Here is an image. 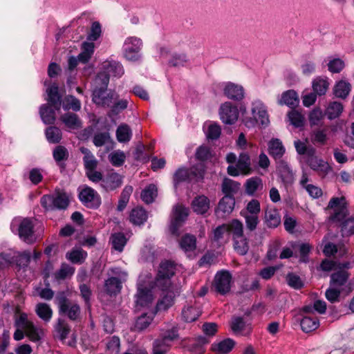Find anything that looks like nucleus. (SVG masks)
<instances>
[{"mask_svg": "<svg viewBox=\"0 0 354 354\" xmlns=\"http://www.w3.org/2000/svg\"><path fill=\"white\" fill-rule=\"evenodd\" d=\"M60 119L65 126L70 129H77L82 126L80 119L73 113H66L62 115Z\"/></svg>", "mask_w": 354, "mask_h": 354, "instance_id": "35", "label": "nucleus"}, {"mask_svg": "<svg viewBox=\"0 0 354 354\" xmlns=\"http://www.w3.org/2000/svg\"><path fill=\"white\" fill-rule=\"evenodd\" d=\"M80 151L84 154L83 162L85 170L88 171L93 169H96L97 166V160L91 152V151L86 147H81Z\"/></svg>", "mask_w": 354, "mask_h": 354, "instance_id": "38", "label": "nucleus"}, {"mask_svg": "<svg viewBox=\"0 0 354 354\" xmlns=\"http://www.w3.org/2000/svg\"><path fill=\"white\" fill-rule=\"evenodd\" d=\"M162 290L163 291L162 295L156 304V310L158 311L167 310L174 304L176 295L171 287Z\"/></svg>", "mask_w": 354, "mask_h": 354, "instance_id": "22", "label": "nucleus"}, {"mask_svg": "<svg viewBox=\"0 0 354 354\" xmlns=\"http://www.w3.org/2000/svg\"><path fill=\"white\" fill-rule=\"evenodd\" d=\"M328 82L327 80L317 78L313 82V88L314 93L319 95H324L328 88Z\"/></svg>", "mask_w": 354, "mask_h": 354, "instance_id": "57", "label": "nucleus"}, {"mask_svg": "<svg viewBox=\"0 0 354 354\" xmlns=\"http://www.w3.org/2000/svg\"><path fill=\"white\" fill-rule=\"evenodd\" d=\"M95 51V44L93 42L84 41L81 45V53L78 55L80 62L86 64L89 62Z\"/></svg>", "mask_w": 354, "mask_h": 354, "instance_id": "30", "label": "nucleus"}, {"mask_svg": "<svg viewBox=\"0 0 354 354\" xmlns=\"http://www.w3.org/2000/svg\"><path fill=\"white\" fill-rule=\"evenodd\" d=\"M15 326L25 328L26 335L34 342H39L44 335V329L36 326L28 319V315L25 313H21L15 317Z\"/></svg>", "mask_w": 354, "mask_h": 354, "instance_id": "6", "label": "nucleus"}, {"mask_svg": "<svg viewBox=\"0 0 354 354\" xmlns=\"http://www.w3.org/2000/svg\"><path fill=\"white\" fill-rule=\"evenodd\" d=\"M87 257V252L81 248L73 249L66 253V258L73 263H82Z\"/></svg>", "mask_w": 354, "mask_h": 354, "instance_id": "47", "label": "nucleus"}, {"mask_svg": "<svg viewBox=\"0 0 354 354\" xmlns=\"http://www.w3.org/2000/svg\"><path fill=\"white\" fill-rule=\"evenodd\" d=\"M147 212L142 207H136L133 209L129 215L130 221L136 225H140L145 223L147 219Z\"/></svg>", "mask_w": 354, "mask_h": 354, "instance_id": "33", "label": "nucleus"}, {"mask_svg": "<svg viewBox=\"0 0 354 354\" xmlns=\"http://www.w3.org/2000/svg\"><path fill=\"white\" fill-rule=\"evenodd\" d=\"M230 328L236 335H248L251 332V326L242 317L234 316L230 322Z\"/></svg>", "mask_w": 354, "mask_h": 354, "instance_id": "20", "label": "nucleus"}, {"mask_svg": "<svg viewBox=\"0 0 354 354\" xmlns=\"http://www.w3.org/2000/svg\"><path fill=\"white\" fill-rule=\"evenodd\" d=\"M223 91L225 97L234 101H241L245 95V91L241 85L230 82L223 84Z\"/></svg>", "mask_w": 354, "mask_h": 354, "instance_id": "19", "label": "nucleus"}, {"mask_svg": "<svg viewBox=\"0 0 354 354\" xmlns=\"http://www.w3.org/2000/svg\"><path fill=\"white\" fill-rule=\"evenodd\" d=\"M351 84L344 80L336 83L333 88L334 95L339 98L345 99L351 91Z\"/></svg>", "mask_w": 354, "mask_h": 354, "instance_id": "42", "label": "nucleus"}, {"mask_svg": "<svg viewBox=\"0 0 354 354\" xmlns=\"http://www.w3.org/2000/svg\"><path fill=\"white\" fill-rule=\"evenodd\" d=\"M107 86L104 84H96L92 94V100L96 105L109 107L113 104V101L118 98L117 94L107 90Z\"/></svg>", "mask_w": 354, "mask_h": 354, "instance_id": "11", "label": "nucleus"}, {"mask_svg": "<svg viewBox=\"0 0 354 354\" xmlns=\"http://www.w3.org/2000/svg\"><path fill=\"white\" fill-rule=\"evenodd\" d=\"M277 169L284 183L291 184L293 182V173L286 162L281 161L279 162Z\"/></svg>", "mask_w": 354, "mask_h": 354, "instance_id": "37", "label": "nucleus"}, {"mask_svg": "<svg viewBox=\"0 0 354 354\" xmlns=\"http://www.w3.org/2000/svg\"><path fill=\"white\" fill-rule=\"evenodd\" d=\"M234 204L235 200L233 196H225L221 199L217 211L224 214H229L234 209Z\"/></svg>", "mask_w": 354, "mask_h": 354, "instance_id": "40", "label": "nucleus"}, {"mask_svg": "<svg viewBox=\"0 0 354 354\" xmlns=\"http://www.w3.org/2000/svg\"><path fill=\"white\" fill-rule=\"evenodd\" d=\"M227 226V235L232 237V239H239L245 236L243 233V225L237 220L234 219L226 224Z\"/></svg>", "mask_w": 354, "mask_h": 354, "instance_id": "26", "label": "nucleus"}, {"mask_svg": "<svg viewBox=\"0 0 354 354\" xmlns=\"http://www.w3.org/2000/svg\"><path fill=\"white\" fill-rule=\"evenodd\" d=\"M201 309L196 306L187 305L182 310V317L187 322L196 321L201 315Z\"/></svg>", "mask_w": 354, "mask_h": 354, "instance_id": "32", "label": "nucleus"}, {"mask_svg": "<svg viewBox=\"0 0 354 354\" xmlns=\"http://www.w3.org/2000/svg\"><path fill=\"white\" fill-rule=\"evenodd\" d=\"M136 303L141 307H148L153 300V296L150 289L144 287L142 284L138 285V291L136 295Z\"/></svg>", "mask_w": 354, "mask_h": 354, "instance_id": "21", "label": "nucleus"}, {"mask_svg": "<svg viewBox=\"0 0 354 354\" xmlns=\"http://www.w3.org/2000/svg\"><path fill=\"white\" fill-rule=\"evenodd\" d=\"M15 257L14 263L19 268H26L28 267L31 258V253L30 251L26 250L22 252L15 251Z\"/></svg>", "mask_w": 354, "mask_h": 354, "instance_id": "45", "label": "nucleus"}, {"mask_svg": "<svg viewBox=\"0 0 354 354\" xmlns=\"http://www.w3.org/2000/svg\"><path fill=\"white\" fill-rule=\"evenodd\" d=\"M125 159L126 156L121 150H115L109 154V160L115 167H120L122 165Z\"/></svg>", "mask_w": 354, "mask_h": 354, "instance_id": "56", "label": "nucleus"}, {"mask_svg": "<svg viewBox=\"0 0 354 354\" xmlns=\"http://www.w3.org/2000/svg\"><path fill=\"white\" fill-rule=\"evenodd\" d=\"M288 120L295 127H301L304 124V116L297 111L292 110L288 114Z\"/></svg>", "mask_w": 354, "mask_h": 354, "instance_id": "61", "label": "nucleus"}, {"mask_svg": "<svg viewBox=\"0 0 354 354\" xmlns=\"http://www.w3.org/2000/svg\"><path fill=\"white\" fill-rule=\"evenodd\" d=\"M133 192V187L131 186H126L122 190L120 196V198L118 202V209L122 211L127 206L129 197Z\"/></svg>", "mask_w": 354, "mask_h": 354, "instance_id": "60", "label": "nucleus"}, {"mask_svg": "<svg viewBox=\"0 0 354 354\" xmlns=\"http://www.w3.org/2000/svg\"><path fill=\"white\" fill-rule=\"evenodd\" d=\"M327 209L330 211V220L333 222H341V232L343 236L354 234V217L346 218L348 211L344 197L332 198Z\"/></svg>", "mask_w": 354, "mask_h": 354, "instance_id": "1", "label": "nucleus"}, {"mask_svg": "<svg viewBox=\"0 0 354 354\" xmlns=\"http://www.w3.org/2000/svg\"><path fill=\"white\" fill-rule=\"evenodd\" d=\"M232 281V277L230 272L223 270L216 274L213 287L218 293L223 295L230 290Z\"/></svg>", "mask_w": 354, "mask_h": 354, "instance_id": "14", "label": "nucleus"}, {"mask_svg": "<svg viewBox=\"0 0 354 354\" xmlns=\"http://www.w3.org/2000/svg\"><path fill=\"white\" fill-rule=\"evenodd\" d=\"M350 266L349 263H344L337 264V262L325 259L322 261L320 267L324 271H330L336 270L337 268H348Z\"/></svg>", "mask_w": 354, "mask_h": 354, "instance_id": "59", "label": "nucleus"}, {"mask_svg": "<svg viewBox=\"0 0 354 354\" xmlns=\"http://www.w3.org/2000/svg\"><path fill=\"white\" fill-rule=\"evenodd\" d=\"M192 205L196 213L203 214L207 212L209 208V201L203 195L199 196L193 200Z\"/></svg>", "mask_w": 354, "mask_h": 354, "instance_id": "31", "label": "nucleus"}, {"mask_svg": "<svg viewBox=\"0 0 354 354\" xmlns=\"http://www.w3.org/2000/svg\"><path fill=\"white\" fill-rule=\"evenodd\" d=\"M264 219L267 227L270 228H275L281 223L279 212L275 208L266 209Z\"/></svg>", "mask_w": 354, "mask_h": 354, "instance_id": "25", "label": "nucleus"}, {"mask_svg": "<svg viewBox=\"0 0 354 354\" xmlns=\"http://www.w3.org/2000/svg\"><path fill=\"white\" fill-rule=\"evenodd\" d=\"M63 109L66 111L72 109L78 111L81 109L80 101L73 95H68L64 100Z\"/></svg>", "mask_w": 354, "mask_h": 354, "instance_id": "54", "label": "nucleus"}, {"mask_svg": "<svg viewBox=\"0 0 354 354\" xmlns=\"http://www.w3.org/2000/svg\"><path fill=\"white\" fill-rule=\"evenodd\" d=\"M219 116L223 123L232 124L239 118L238 109L230 102H224L219 108Z\"/></svg>", "mask_w": 354, "mask_h": 354, "instance_id": "16", "label": "nucleus"}, {"mask_svg": "<svg viewBox=\"0 0 354 354\" xmlns=\"http://www.w3.org/2000/svg\"><path fill=\"white\" fill-rule=\"evenodd\" d=\"M132 137V131L127 124H121L116 130V138L118 142L122 143L128 142Z\"/></svg>", "mask_w": 354, "mask_h": 354, "instance_id": "41", "label": "nucleus"}, {"mask_svg": "<svg viewBox=\"0 0 354 354\" xmlns=\"http://www.w3.org/2000/svg\"><path fill=\"white\" fill-rule=\"evenodd\" d=\"M178 330L176 327H172L171 329L164 331L161 334V338L156 339L160 341L163 344H169L171 342L178 338Z\"/></svg>", "mask_w": 354, "mask_h": 354, "instance_id": "58", "label": "nucleus"}, {"mask_svg": "<svg viewBox=\"0 0 354 354\" xmlns=\"http://www.w3.org/2000/svg\"><path fill=\"white\" fill-rule=\"evenodd\" d=\"M235 342L232 339L227 338L212 345V349L217 354H226L232 351Z\"/></svg>", "mask_w": 354, "mask_h": 354, "instance_id": "34", "label": "nucleus"}, {"mask_svg": "<svg viewBox=\"0 0 354 354\" xmlns=\"http://www.w3.org/2000/svg\"><path fill=\"white\" fill-rule=\"evenodd\" d=\"M174 273L175 266L172 262L166 261L161 263L155 281V286L161 290H167L168 288H171L170 278Z\"/></svg>", "mask_w": 354, "mask_h": 354, "instance_id": "12", "label": "nucleus"}, {"mask_svg": "<svg viewBox=\"0 0 354 354\" xmlns=\"http://www.w3.org/2000/svg\"><path fill=\"white\" fill-rule=\"evenodd\" d=\"M59 313L66 315L71 320H76L80 314V307L77 304L70 303Z\"/></svg>", "mask_w": 354, "mask_h": 354, "instance_id": "53", "label": "nucleus"}, {"mask_svg": "<svg viewBox=\"0 0 354 354\" xmlns=\"http://www.w3.org/2000/svg\"><path fill=\"white\" fill-rule=\"evenodd\" d=\"M75 272V268L66 263H63L60 269L55 273L56 280H62L71 277Z\"/></svg>", "mask_w": 354, "mask_h": 354, "instance_id": "55", "label": "nucleus"}, {"mask_svg": "<svg viewBox=\"0 0 354 354\" xmlns=\"http://www.w3.org/2000/svg\"><path fill=\"white\" fill-rule=\"evenodd\" d=\"M33 228V223L28 218H15L10 224L12 232L17 234L22 241L29 244L35 240Z\"/></svg>", "mask_w": 354, "mask_h": 354, "instance_id": "4", "label": "nucleus"}, {"mask_svg": "<svg viewBox=\"0 0 354 354\" xmlns=\"http://www.w3.org/2000/svg\"><path fill=\"white\" fill-rule=\"evenodd\" d=\"M301 330L305 333H309L316 330L319 326L318 318L313 315H304L300 322Z\"/></svg>", "mask_w": 354, "mask_h": 354, "instance_id": "29", "label": "nucleus"}, {"mask_svg": "<svg viewBox=\"0 0 354 354\" xmlns=\"http://www.w3.org/2000/svg\"><path fill=\"white\" fill-rule=\"evenodd\" d=\"M46 137L50 143H58L62 140V131L56 127H49L46 129Z\"/></svg>", "mask_w": 354, "mask_h": 354, "instance_id": "51", "label": "nucleus"}, {"mask_svg": "<svg viewBox=\"0 0 354 354\" xmlns=\"http://www.w3.org/2000/svg\"><path fill=\"white\" fill-rule=\"evenodd\" d=\"M330 275V285L337 288H341L346 283L349 274L344 270L339 268Z\"/></svg>", "mask_w": 354, "mask_h": 354, "instance_id": "23", "label": "nucleus"}, {"mask_svg": "<svg viewBox=\"0 0 354 354\" xmlns=\"http://www.w3.org/2000/svg\"><path fill=\"white\" fill-rule=\"evenodd\" d=\"M251 171V162L249 155L241 153L236 165H230L227 167V173L230 176H236L239 174H249Z\"/></svg>", "mask_w": 354, "mask_h": 354, "instance_id": "15", "label": "nucleus"}, {"mask_svg": "<svg viewBox=\"0 0 354 354\" xmlns=\"http://www.w3.org/2000/svg\"><path fill=\"white\" fill-rule=\"evenodd\" d=\"M15 257V253L13 250L0 252V271L9 268L13 264Z\"/></svg>", "mask_w": 354, "mask_h": 354, "instance_id": "46", "label": "nucleus"}, {"mask_svg": "<svg viewBox=\"0 0 354 354\" xmlns=\"http://www.w3.org/2000/svg\"><path fill=\"white\" fill-rule=\"evenodd\" d=\"M205 173V167L203 163H198L189 169L179 168L174 175V183L175 186L177 184L189 180H198L202 178Z\"/></svg>", "mask_w": 354, "mask_h": 354, "instance_id": "9", "label": "nucleus"}, {"mask_svg": "<svg viewBox=\"0 0 354 354\" xmlns=\"http://www.w3.org/2000/svg\"><path fill=\"white\" fill-rule=\"evenodd\" d=\"M180 245L185 252L194 251L196 248V239L195 236L190 234L185 235L180 241Z\"/></svg>", "mask_w": 354, "mask_h": 354, "instance_id": "48", "label": "nucleus"}, {"mask_svg": "<svg viewBox=\"0 0 354 354\" xmlns=\"http://www.w3.org/2000/svg\"><path fill=\"white\" fill-rule=\"evenodd\" d=\"M122 183V177L117 173H111L102 180V187L106 190H114L120 187Z\"/></svg>", "mask_w": 354, "mask_h": 354, "instance_id": "24", "label": "nucleus"}, {"mask_svg": "<svg viewBox=\"0 0 354 354\" xmlns=\"http://www.w3.org/2000/svg\"><path fill=\"white\" fill-rule=\"evenodd\" d=\"M157 188L154 185H149L145 187L141 192V198L147 204L153 202L155 198L157 196Z\"/></svg>", "mask_w": 354, "mask_h": 354, "instance_id": "49", "label": "nucleus"}, {"mask_svg": "<svg viewBox=\"0 0 354 354\" xmlns=\"http://www.w3.org/2000/svg\"><path fill=\"white\" fill-rule=\"evenodd\" d=\"M15 326L25 328L26 335L34 342H39L44 335V329L36 326L28 319V315L25 313H21L15 317Z\"/></svg>", "mask_w": 354, "mask_h": 354, "instance_id": "7", "label": "nucleus"}, {"mask_svg": "<svg viewBox=\"0 0 354 354\" xmlns=\"http://www.w3.org/2000/svg\"><path fill=\"white\" fill-rule=\"evenodd\" d=\"M81 202L87 207L97 208L101 204V198L97 192L93 189L86 187L79 194Z\"/></svg>", "mask_w": 354, "mask_h": 354, "instance_id": "18", "label": "nucleus"}, {"mask_svg": "<svg viewBox=\"0 0 354 354\" xmlns=\"http://www.w3.org/2000/svg\"><path fill=\"white\" fill-rule=\"evenodd\" d=\"M344 110V106L341 102H331L328 104L326 109V115L329 120H334L340 116Z\"/></svg>", "mask_w": 354, "mask_h": 354, "instance_id": "39", "label": "nucleus"}, {"mask_svg": "<svg viewBox=\"0 0 354 354\" xmlns=\"http://www.w3.org/2000/svg\"><path fill=\"white\" fill-rule=\"evenodd\" d=\"M233 245L234 250L241 255H245L248 250V241L247 238L243 236L239 239H233Z\"/></svg>", "mask_w": 354, "mask_h": 354, "instance_id": "52", "label": "nucleus"}, {"mask_svg": "<svg viewBox=\"0 0 354 354\" xmlns=\"http://www.w3.org/2000/svg\"><path fill=\"white\" fill-rule=\"evenodd\" d=\"M299 102L298 95L293 90H288L282 93L281 98L278 100L280 105H286L293 108L297 106Z\"/></svg>", "mask_w": 354, "mask_h": 354, "instance_id": "27", "label": "nucleus"}, {"mask_svg": "<svg viewBox=\"0 0 354 354\" xmlns=\"http://www.w3.org/2000/svg\"><path fill=\"white\" fill-rule=\"evenodd\" d=\"M310 157L306 159V163L310 168L319 176L325 177L332 168L328 162L316 156V149H310Z\"/></svg>", "mask_w": 354, "mask_h": 354, "instance_id": "13", "label": "nucleus"}, {"mask_svg": "<svg viewBox=\"0 0 354 354\" xmlns=\"http://www.w3.org/2000/svg\"><path fill=\"white\" fill-rule=\"evenodd\" d=\"M128 100L126 99L118 100L117 102L111 104V110L108 113L109 117H112L119 114L121 111L126 109L128 106Z\"/></svg>", "mask_w": 354, "mask_h": 354, "instance_id": "62", "label": "nucleus"}, {"mask_svg": "<svg viewBox=\"0 0 354 354\" xmlns=\"http://www.w3.org/2000/svg\"><path fill=\"white\" fill-rule=\"evenodd\" d=\"M189 214V209L181 205H177L173 210L170 225V231L173 234H178L180 226L185 222Z\"/></svg>", "mask_w": 354, "mask_h": 354, "instance_id": "17", "label": "nucleus"}, {"mask_svg": "<svg viewBox=\"0 0 354 354\" xmlns=\"http://www.w3.org/2000/svg\"><path fill=\"white\" fill-rule=\"evenodd\" d=\"M206 136L209 140H216L221 133V127L215 123H210L205 130Z\"/></svg>", "mask_w": 354, "mask_h": 354, "instance_id": "64", "label": "nucleus"}, {"mask_svg": "<svg viewBox=\"0 0 354 354\" xmlns=\"http://www.w3.org/2000/svg\"><path fill=\"white\" fill-rule=\"evenodd\" d=\"M47 100L54 109L47 104L40 106L39 114L43 122L46 124L54 123L55 120V110L59 111L61 107V96L58 92V86L53 84L47 90Z\"/></svg>", "mask_w": 354, "mask_h": 354, "instance_id": "2", "label": "nucleus"}, {"mask_svg": "<svg viewBox=\"0 0 354 354\" xmlns=\"http://www.w3.org/2000/svg\"><path fill=\"white\" fill-rule=\"evenodd\" d=\"M142 46V40L137 37L126 38L122 46L124 57L130 62L138 61L140 58V50Z\"/></svg>", "mask_w": 354, "mask_h": 354, "instance_id": "10", "label": "nucleus"}, {"mask_svg": "<svg viewBox=\"0 0 354 354\" xmlns=\"http://www.w3.org/2000/svg\"><path fill=\"white\" fill-rule=\"evenodd\" d=\"M240 184L230 179L225 178L222 183V191L225 196H232V194L238 191Z\"/></svg>", "mask_w": 354, "mask_h": 354, "instance_id": "50", "label": "nucleus"}, {"mask_svg": "<svg viewBox=\"0 0 354 354\" xmlns=\"http://www.w3.org/2000/svg\"><path fill=\"white\" fill-rule=\"evenodd\" d=\"M56 330L59 335V339L62 341H64L67 338L71 331V328L68 324L64 320L59 319L56 326Z\"/></svg>", "mask_w": 354, "mask_h": 354, "instance_id": "63", "label": "nucleus"}, {"mask_svg": "<svg viewBox=\"0 0 354 354\" xmlns=\"http://www.w3.org/2000/svg\"><path fill=\"white\" fill-rule=\"evenodd\" d=\"M251 112L252 118H246L244 123L248 127H253L257 123L266 127L270 123L267 108L262 101L255 100L252 102Z\"/></svg>", "mask_w": 354, "mask_h": 354, "instance_id": "8", "label": "nucleus"}, {"mask_svg": "<svg viewBox=\"0 0 354 354\" xmlns=\"http://www.w3.org/2000/svg\"><path fill=\"white\" fill-rule=\"evenodd\" d=\"M113 248L121 252L123 251L124 247L127 244V239L122 232L113 234L110 238Z\"/></svg>", "mask_w": 354, "mask_h": 354, "instance_id": "44", "label": "nucleus"}, {"mask_svg": "<svg viewBox=\"0 0 354 354\" xmlns=\"http://www.w3.org/2000/svg\"><path fill=\"white\" fill-rule=\"evenodd\" d=\"M35 313L44 322H50L53 316L52 308L46 303L37 304L35 306Z\"/></svg>", "mask_w": 354, "mask_h": 354, "instance_id": "36", "label": "nucleus"}, {"mask_svg": "<svg viewBox=\"0 0 354 354\" xmlns=\"http://www.w3.org/2000/svg\"><path fill=\"white\" fill-rule=\"evenodd\" d=\"M122 282L121 280H119V279L115 277L109 278L105 281V291L110 295H116L120 292Z\"/></svg>", "mask_w": 354, "mask_h": 354, "instance_id": "43", "label": "nucleus"}, {"mask_svg": "<svg viewBox=\"0 0 354 354\" xmlns=\"http://www.w3.org/2000/svg\"><path fill=\"white\" fill-rule=\"evenodd\" d=\"M124 73L122 64L115 60H106L102 62L100 71L95 78L96 84L108 86L111 77H121Z\"/></svg>", "mask_w": 354, "mask_h": 354, "instance_id": "3", "label": "nucleus"}, {"mask_svg": "<svg viewBox=\"0 0 354 354\" xmlns=\"http://www.w3.org/2000/svg\"><path fill=\"white\" fill-rule=\"evenodd\" d=\"M268 152L275 160L281 158L285 153L281 141L277 138L272 139L268 143Z\"/></svg>", "mask_w": 354, "mask_h": 354, "instance_id": "28", "label": "nucleus"}, {"mask_svg": "<svg viewBox=\"0 0 354 354\" xmlns=\"http://www.w3.org/2000/svg\"><path fill=\"white\" fill-rule=\"evenodd\" d=\"M40 203L46 211L66 209L69 204L67 194L63 192H56L52 194L44 195Z\"/></svg>", "mask_w": 354, "mask_h": 354, "instance_id": "5", "label": "nucleus"}]
</instances>
